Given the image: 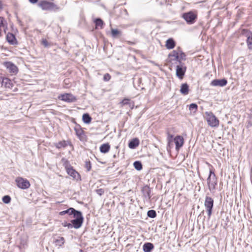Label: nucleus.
<instances>
[{
  "mask_svg": "<svg viewBox=\"0 0 252 252\" xmlns=\"http://www.w3.org/2000/svg\"><path fill=\"white\" fill-rule=\"evenodd\" d=\"M207 181L209 190L214 194L216 191L218 180L214 171L212 169H210L209 175L207 179Z\"/></svg>",
  "mask_w": 252,
  "mask_h": 252,
  "instance_id": "nucleus-1",
  "label": "nucleus"
},
{
  "mask_svg": "<svg viewBox=\"0 0 252 252\" xmlns=\"http://www.w3.org/2000/svg\"><path fill=\"white\" fill-rule=\"evenodd\" d=\"M182 18L188 25L193 24L197 19V12L193 10L185 12L182 15Z\"/></svg>",
  "mask_w": 252,
  "mask_h": 252,
  "instance_id": "nucleus-2",
  "label": "nucleus"
},
{
  "mask_svg": "<svg viewBox=\"0 0 252 252\" xmlns=\"http://www.w3.org/2000/svg\"><path fill=\"white\" fill-rule=\"evenodd\" d=\"M39 6L43 10L58 11L60 10V7L53 2H49L47 0H41L38 3Z\"/></svg>",
  "mask_w": 252,
  "mask_h": 252,
  "instance_id": "nucleus-3",
  "label": "nucleus"
},
{
  "mask_svg": "<svg viewBox=\"0 0 252 252\" xmlns=\"http://www.w3.org/2000/svg\"><path fill=\"white\" fill-rule=\"evenodd\" d=\"M206 120L208 125L211 127H217L219 125V120L212 112H206L205 113Z\"/></svg>",
  "mask_w": 252,
  "mask_h": 252,
  "instance_id": "nucleus-4",
  "label": "nucleus"
},
{
  "mask_svg": "<svg viewBox=\"0 0 252 252\" xmlns=\"http://www.w3.org/2000/svg\"><path fill=\"white\" fill-rule=\"evenodd\" d=\"M73 217L75 219L71 220L73 227L75 229H78L81 227L83 222L84 218L82 214L79 211V212H77V214H75Z\"/></svg>",
  "mask_w": 252,
  "mask_h": 252,
  "instance_id": "nucleus-5",
  "label": "nucleus"
},
{
  "mask_svg": "<svg viewBox=\"0 0 252 252\" xmlns=\"http://www.w3.org/2000/svg\"><path fill=\"white\" fill-rule=\"evenodd\" d=\"M15 182L17 187L21 189H26L30 188L31 184L29 181L26 179L21 177H18L16 178Z\"/></svg>",
  "mask_w": 252,
  "mask_h": 252,
  "instance_id": "nucleus-6",
  "label": "nucleus"
},
{
  "mask_svg": "<svg viewBox=\"0 0 252 252\" xmlns=\"http://www.w3.org/2000/svg\"><path fill=\"white\" fill-rule=\"evenodd\" d=\"M204 206L208 213V218H210L212 213L214 206V200L211 197L206 196L205 199Z\"/></svg>",
  "mask_w": 252,
  "mask_h": 252,
  "instance_id": "nucleus-7",
  "label": "nucleus"
},
{
  "mask_svg": "<svg viewBox=\"0 0 252 252\" xmlns=\"http://www.w3.org/2000/svg\"><path fill=\"white\" fill-rule=\"evenodd\" d=\"M65 168L67 174L73 178V179L79 180L81 179L80 174L75 170L72 166H71L68 163H66Z\"/></svg>",
  "mask_w": 252,
  "mask_h": 252,
  "instance_id": "nucleus-8",
  "label": "nucleus"
},
{
  "mask_svg": "<svg viewBox=\"0 0 252 252\" xmlns=\"http://www.w3.org/2000/svg\"><path fill=\"white\" fill-rule=\"evenodd\" d=\"M4 66L6 67L8 71L11 74H16L18 71V67L13 63L10 62H5L3 63Z\"/></svg>",
  "mask_w": 252,
  "mask_h": 252,
  "instance_id": "nucleus-9",
  "label": "nucleus"
},
{
  "mask_svg": "<svg viewBox=\"0 0 252 252\" xmlns=\"http://www.w3.org/2000/svg\"><path fill=\"white\" fill-rule=\"evenodd\" d=\"M59 98L63 101L68 103L75 102L77 99L76 97L71 94H61L59 96Z\"/></svg>",
  "mask_w": 252,
  "mask_h": 252,
  "instance_id": "nucleus-10",
  "label": "nucleus"
},
{
  "mask_svg": "<svg viewBox=\"0 0 252 252\" xmlns=\"http://www.w3.org/2000/svg\"><path fill=\"white\" fill-rule=\"evenodd\" d=\"M187 67L184 64L178 65L176 66V74L180 79H182L186 71Z\"/></svg>",
  "mask_w": 252,
  "mask_h": 252,
  "instance_id": "nucleus-11",
  "label": "nucleus"
},
{
  "mask_svg": "<svg viewBox=\"0 0 252 252\" xmlns=\"http://www.w3.org/2000/svg\"><path fill=\"white\" fill-rule=\"evenodd\" d=\"M243 33L247 37V44L249 49H252V32L247 30H243Z\"/></svg>",
  "mask_w": 252,
  "mask_h": 252,
  "instance_id": "nucleus-12",
  "label": "nucleus"
},
{
  "mask_svg": "<svg viewBox=\"0 0 252 252\" xmlns=\"http://www.w3.org/2000/svg\"><path fill=\"white\" fill-rule=\"evenodd\" d=\"M227 83V80L224 78L222 79H214L211 81L210 85L212 86L224 87Z\"/></svg>",
  "mask_w": 252,
  "mask_h": 252,
  "instance_id": "nucleus-13",
  "label": "nucleus"
},
{
  "mask_svg": "<svg viewBox=\"0 0 252 252\" xmlns=\"http://www.w3.org/2000/svg\"><path fill=\"white\" fill-rule=\"evenodd\" d=\"M174 141L175 143L176 149L177 150H179V149L183 146L184 142L183 137L180 135L176 136L174 138Z\"/></svg>",
  "mask_w": 252,
  "mask_h": 252,
  "instance_id": "nucleus-14",
  "label": "nucleus"
},
{
  "mask_svg": "<svg viewBox=\"0 0 252 252\" xmlns=\"http://www.w3.org/2000/svg\"><path fill=\"white\" fill-rule=\"evenodd\" d=\"M74 130L75 131L76 135H77L78 138L80 140H83L84 137V136H85V134H84V130L80 126L76 125L74 127Z\"/></svg>",
  "mask_w": 252,
  "mask_h": 252,
  "instance_id": "nucleus-15",
  "label": "nucleus"
},
{
  "mask_svg": "<svg viewBox=\"0 0 252 252\" xmlns=\"http://www.w3.org/2000/svg\"><path fill=\"white\" fill-rule=\"evenodd\" d=\"M141 191L144 198L147 199L148 200L150 201L151 197V190L150 187L148 186H145L144 187H143Z\"/></svg>",
  "mask_w": 252,
  "mask_h": 252,
  "instance_id": "nucleus-16",
  "label": "nucleus"
},
{
  "mask_svg": "<svg viewBox=\"0 0 252 252\" xmlns=\"http://www.w3.org/2000/svg\"><path fill=\"white\" fill-rule=\"evenodd\" d=\"M6 40L11 45H15L17 44V41L16 37L13 33L8 32L6 35Z\"/></svg>",
  "mask_w": 252,
  "mask_h": 252,
  "instance_id": "nucleus-17",
  "label": "nucleus"
},
{
  "mask_svg": "<svg viewBox=\"0 0 252 252\" xmlns=\"http://www.w3.org/2000/svg\"><path fill=\"white\" fill-rule=\"evenodd\" d=\"M79 211H77L74 209L73 208H69L66 210L63 211L59 213L60 215L63 216L65 214H68L69 215H73V217L74 216V214H77V212H79Z\"/></svg>",
  "mask_w": 252,
  "mask_h": 252,
  "instance_id": "nucleus-18",
  "label": "nucleus"
},
{
  "mask_svg": "<svg viewBox=\"0 0 252 252\" xmlns=\"http://www.w3.org/2000/svg\"><path fill=\"white\" fill-rule=\"evenodd\" d=\"M2 86L7 88H11L12 87V83L11 80L7 78H3L1 81Z\"/></svg>",
  "mask_w": 252,
  "mask_h": 252,
  "instance_id": "nucleus-19",
  "label": "nucleus"
},
{
  "mask_svg": "<svg viewBox=\"0 0 252 252\" xmlns=\"http://www.w3.org/2000/svg\"><path fill=\"white\" fill-rule=\"evenodd\" d=\"M180 93L183 95H187L189 92V87L187 83L182 84L180 90Z\"/></svg>",
  "mask_w": 252,
  "mask_h": 252,
  "instance_id": "nucleus-20",
  "label": "nucleus"
},
{
  "mask_svg": "<svg viewBox=\"0 0 252 252\" xmlns=\"http://www.w3.org/2000/svg\"><path fill=\"white\" fill-rule=\"evenodd\" d=\"M139 144V140L138 138H134L132 139L128 144V147L130 149H135Z\"/></svg>",
  "mask_w": 252,
  "mask_h": 252,
  "instance_id": "nucleus-21",
  "label": "nucleus"
},
{
  "mask_svg": "<svg viewBox=\"0 0 252 252\" xmlns=\"http://www.w3.org/2000/svg\"><path fill=\"white\" fill-rule=\"evenodd\" d=\"M154 246L151 243H146L143 246V250L144 252H151L154 249Z\"/></svg>",
  "mask_w": 252,
  "mask_h": 252,
  "instance_id": "nucleus-22",
  "label": "nucleus"
},
{
  "mask_svg": "<svg viewBox=\"0 0 252 252\" xmlns=\"http://www.w3.org/2000/svg\"><path fill=\"white\" fill-rule=\"evenodd\" d=\"M68 144H69V142L68 141L63 140L56 143L55 146L58 149H61L66 147Z\"/></svg>",
  "mask_w": 252,
  "mask_h": 252,
  "instance_id": "nucleus-23",
  "label": "nucleus"
},
{
  "mask_svg": "<svg viewBox=\"0 0 252 252\" xmlns=\"http://www.w3.org/2000/svg\"><path fill=\"white\" fill-rule=\"evenodd\" d=\"M166 47L168 49H172L174 48L175 43L174 40L172 38L168 39L166 41Z\"/></svg>",
  "mask_w": 252,
  "mask_h": 252,
  "instance_id": "nucleus-24",
  "label": "nucleus"
},
{
  "mask_svg": "<svg viewBox=\"0 0 252 252\" xmlns=\"http://www.w3.org/2000/svg\"><path fill=\"white\" fill-rule=\"evenodd\" d=\"M65 242L64 238L63 237H59L54 241L55 245L57 246H62Z\"/></svg>",
  "mask_w": 252,
  "mask_h": 252,
  "instance_id": "nucleus-25",
  "label": "nucleus"
},
{
  "mask_svg": "<svg viewBox=\"0 0 252 252\" xmlns=\"http://www.w3.org/2000/svg\"><path fill=\"white\" fill-rule=\"evenodd\" d=\"M95 24V29H102L103 28L104 23L100 18H97L94 20Z\"/></svg>",
  "mask_w": 252,
  "mask_h": 252,
  "instance_id": "nucleus-26",
  "label": "nucleus"
},
{
  "mask_svg": "<svg viewBox=\"0 0 252 252\" xmlns=\"http://www.w3.org/2000/svg\"><path fill=\"white\" fill-rule=\"evenodd\" d=\"M110 148V146L108 144H103L100 147V151L102 153H106L108 152Z\"/></svg>",
  "mask_w": 252,
  "mask_h": 252,
  "instance_id": "nucleus-27",
  "label": "nucleus"
},
{
  "mask_svg": "<svg viewBox=\"0 0 252 252\" xmlns=\"http://www.w3.org/2000/svg\"><path fill=\"white\" fill-rule=\"evenodd\" d=\"M82 120L86 124H89L91 122L92 118L88 114H84L82 116Z\"/></svg>",
  "mask_w": 252,
  "mask_h": 252,
  "instance_id": "nucleus-28",
  "label": "nucleus"
},
{
  "mask_svg": "<svg viewBox=\"0 0 252 252\" xmlns=\"http://www.w3.org/2000/svg\"><path fill=\"white\" fill-rule=\"evenodd\" d=\"M121 34V32L117 29H111V35L113 37H117Z\"/></svg>",
  "mask_w": 252,
  "mask_h": 252,
  "instance_id": "nucleus-29",
  "label": "nucleus"
},
{
  "mask_svg": "<svg viewBox=\"0 0 252 252\" xmlns=\"http://www.w3.org/2000/svg\"><path fill=\"white\" fill-rule=\"evenodd\" d=\"M180 52V49H178V50H174L172 53L170 54V56L175 57L176 60H178L179 59V52Z\"/></svg>",
  "mask_w": 252,
  "mask_h": 252,
  "instance_id": "nucleus-30",
  "label": "nucleus"
},
{
  "mask_svg": "<svg viewBox=\"0 0 252 252\" xmlns=\"http://www.w3.org/2000/svg\"><path fill=\"white\" fill-rule=\"evenodd\" d=\"M198 106L195 103H191L189 106V110L192 113H195L197 110Z\"/></svg>",
  "mask_w": 252,
  "mask_h": 252,
  "instance_id": "nucleus-31",
  "label": "nucleus"
},
{
  "mask_svg": "<svg viewBox=\"0 0 252 252\" xmlns=\"http://www.w3.org/2000/svg\"><path fill=\"white\" fill-rule=\"evenodd\" d=\"M133 166H134V168L138 171L141 170L142 168V164H141V162H140L139 161H135L133 163Z\"/></svg>",
  "mask_w": 252,
  "mask_h": 252,
  "instance_id": "nucleus-32",
  "label": "nucleus"
},
{
  "mask_svg": "<svg viewBox=\"0 0 252 252\" xmlns=\"http://www.w3.org/2000/svg\"><path fill=\"white\" fill-rule=\"evenodd\" d=\"M147 216L151 218H155L157 216L156 212L153 210H149L147 212Z\"/></svg>",
  "mask_w": 252,
  "mask_h": 252,
  "instance_id": "nucleus-33",
  "label": "nucleus"
},
{
  "mask_svg": "<svg viewBox=\"0 0 252 252\" xmlns=\"http://www.w3.org/2000/svg\"><path fill=\"white\" fill-rule=\"evenodd\" d=\"M2 200L4 203L8 204L11 201V197L9 195H5L2 197Z\"/></svg>",
  "mask_w": 252,
  "mask_h": 252,
  "instance_id": "nucleus-34",
  "label": "nucleus"
},
{
  "mask_svg": "<svg viewBox=\"0 0 252 252\" xmlns=\"http://www.w3.org/2000/svg\"><path fill=\"white\" fill-rule=\"evenodd\" d=\"M62 225L63 227H67L68 229H71L73 228V225L72 224V223H68L67 221H64L62 223Z\"/></svg>",
  "mask_w": 252,
  "mask_h": 252,
  "instance_id": "nucleus-35",
  "label": "nucleus"
},
{
  "mask_svg": "<svg viewBox=\"0 0 252 252\" xmlns=\"http://www.w3.org/2000/svg\"><path fill=\"white\" fill-rule=\"evenodd\" d=\"M91 163L90 161H85V168L87 169V171H89L91 169Z\"/></svg>",
  "mask_w": 252,
  "mask_h": 252,
  "instance_id": "nucleus-36",
  "label": "nucleus"
},
{
  "mask_svg": "<svg viewBox=\"0 0 252 252\" xmlns=\"http://www.w3.org/2000/svg\"><path fill=\"white\" fill-rule=\"evenodd\" d=\"M173 136L172 134H170L169 132H167V140L168 145H169L170 143L172 142V139H173Z\"/></svg>",
  "mask_w": 252,
  "mask_h": 252,
  "instance_id": "nucleus-37",
  "label": "nucleus"
},
{
  "mask_svg": "<svg viewBox=\"0 0 252 252\" xmlns=\"http://www.w3.org/2000/svg\"><path fill=\"white\" fill-rule=\"evenodd\" d=\"M111 79V75L109 73H106L104 75L103 80L105 81H108Z\"/></svg>",
  "mask_w": 252,
  "mask_h": 252,
  "instance_id": "nucleus-38",
  "label": "nucleus"
},
{
  "mask_svg": "<svg viewBox=\"0 0 252 252\" xmlns=\"http://www.w3.org/2000/svg\"><path fill=\"white\" fill-rule=\"evenodd\" d=\"M130 100L128 98L124 99L121 102L122 105H125L129 104Z\"/></svg>",
  "mask_w": 252,
  "mask_h": 252,
  "instance_id": "nucleus-39",
  "label": "nucleus"
},
{
  "mask_svg": "<svg viewBox=\"0 0 252 252\" xmlns=\"http://www.w3.org/2000/svg\"><path fill=\"white\" fill-rule=\"evenodd\" d=\"M96 192L99 195H101L104 192V190L102 189H96Z\"/></svg>",
  "mask_w": 252,
  "mask_h": 252,
  "instance_id": "nucleus-40",
  "label": "nucleus"
},
{
  "mask_svg": "<svg viewBox=\"0 0 252 252\" xmlns=\"http://www.w3.org/2000/svg\"><path fill=\"white\" fill-rule=\"evenodd\" d=\"M186 57V55L182 52L181 51L179 52V59H185Z\"/></svg>",
  "mask_w": 252,
  "mask_h": 252,
  "instance_id": "nucleus-41",
  "label": "nucleus"
},
{
  "mask_svg": "<svg viewBox=\"0 0 252 252\" xmlns=\"http://www.w3.org/2000/svg\"><path fill=\"white\" fill-rule=\"evenodd\" d=\"M4 19L3 17H0V28L4 26L3 21Z\"/></svg>",
  "mask_w": 252,
  "mask_h": 252,
  "instance_id": "nucleus-42",
  "label": "nucleus"
},
{
  "mask_svg": "<svg viewBox=\"0 0 252 252\" xmlns=\"http://www.w3.org/2000/svg\"><path fill=\"white\" fill-rule=\"evenodd\" d=\"M42 43L45 47L48 45V42L47 40L46 39H43L42 41Z\"/></svg>",
  "mask_w": 252,
  "mask_h": 252,
  "instance_id": "nucleus-43",
  "label": "nucleus"
},
{
  "mask_svg": "<svg viewBox=\"0 0 252 252\" xmlns=\"http://www.w3.org/2000/svg\"><path fill=\"white\" fill-rule=\"evenodd\" d=\"M29 0L31 3H32V4H34L38 1V0Z\"/></svg>",
  "mask_w": 252,
  "mask_h": 252,
  "instance_id": "nucleus-44",
  "label": "nucleus"
},
{
  "mask_svg": "<svg viewBox=\"0 0 252 252\" xmlns=\"http://www.w3.org/2000/svg\"><path fill=\"white\" fill-rule=\"evenodd\" d=\"M2 3L1 1L0 0V9H1L2 8Z\"/></svg>",
  "mask_w": 252,
  "mask_h": 252,
  "instance_id": "nucleus-45",
  "label": "nucleus"
}]
</instances>
